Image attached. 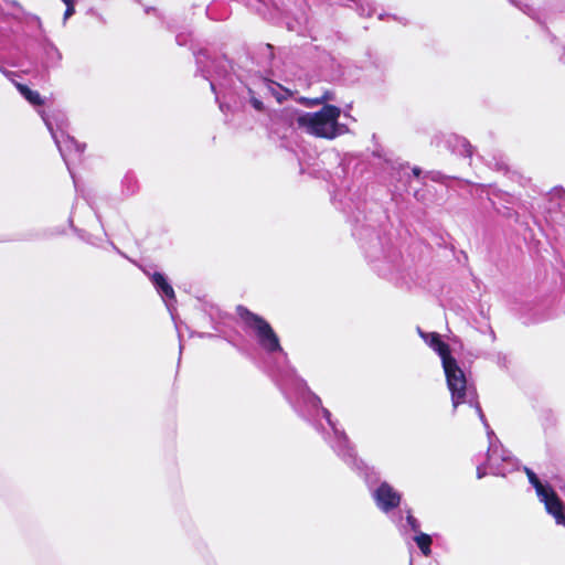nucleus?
Returning <instances> with one entry per match:
<instances>
[{"label":"nucleus","mask_w":565,"mask_h":565,"mask_svg":"<svg viewBox=\"0 0 565 565\" xmlns=\"http://www.w3.org/2000/svg\"><path fill=\"white\" fill-rule=\"evenodd\" d=\"M417 332L424 342L431 348L441 360L454 409L460 404L469 403L475 405L476 413L481 420H484L482 411L476 402L475 388L468 384L463 370L459 366L457 360L451 356L449 345L445 343L436 332H425L420 328H417Z\"/></svg>","instance_id":"obj_1"},{"label":"nucleus","mask_w":565,"mask_h":565,"mask_svg":"<svg viewBox=\"0 0 565 565\" xmlns=\"http://www.w3.org/2000/svg\"><path fill=\"white\" fill-rule=\"evenodd\" d=\"M340 116L339 107L324 105L318 111L298 114L296 122L308 135L332 140L349 132L348 126L339 121Z\"/></svg>","instance_id":"obj_2"},{"label":"nucleus","mask_w":565,"mask_h":565,"mask_svg":"<svg viewBox=\"0 0 565 565\" xmlns=\"http://www.w3.org/2000/svg\"><path fill=\"white\" fill-rule=\"evenodd\" d=\"M238 315L245 326L254 332L258 344L265 351L268 353L282 351L278 335L263 317L253 313L245 308H239Z\"/></svg>","instance_id":"obj_3"},{"label":"nucleus","mask_w":565,"mask_h":565,"mask_svg":"<svg viewBox=\"0 0 565 565\" xmlns=\"http://www.w3.org/2000/svg\"><path fill=\"white\" fill-rule=\"evenodd\" d=\"M526 475L530 483L535 489L539 500L544 504L546 512L555 519L557 524L565 526V507L556 492L550 484L543 483L530 469H526Z\"/></svg>","instance_id":"obj_4"},{"label":"nucleus","mask_w":565,"mask_h":565,"mask_svg":"<svg viewBox=\"0 0 565 565\" xmlns=\"http://www.w3.org/2000/svg\"><path fill=\"white\" fill-rule=\"evenodd\" d=\"M41 116L50 130L52 138L55 141L56 147L58 148L61 156L63 157L65 163L68 166V156L74 150L77 153H82L84 148L76 141L74 138L70 137L68 135H65L63 131L61 134H57L54 131L51 121L46 118L45 113L41 111Z\"/></svg>","instance_id":"obj_5"},{"label":"nucleus","mask_w":565,"mask_h":565,"mask_svg":"<svg viewBox=\"0 0 565 565\" xmlns=\"http://www.w3.org/2000/svg\"><path fill=\"white\" fill-rule=\"evenodd\" d=\"M373 498L377 508L387 513L397 508L401 503L402 495L390 483L382 482L373 492Z\"/></svg>","instance_id":"obj_6"},{"label":"nucleus","mask_w":565,"mask_h":565,"mask_svg":"<svg viewBox=\"0 0 565 565\" xmlns=\"http://www.w3.org/2000/svg\"><path fill=\"white\" fill-rule=\"evenodd\" d=\"M149 277L158 294L166 301L168 310L172 313V301H175V294L167 277L161 273H153Z\"/></svg>","instance_id":"obj_7"},{"label":"nucleus","mask_w":565,"mask_h":565,"mask_svg":"<svg viewBox=\"0 0 565 565\" xmlns=\"http://www.w3.org/2000/svg\"><path fill=\"white\" fill-rule=\"evenodd\" d=\"M505 460L503 451L499 449V447L492 441H490V446L488 449V465L492 473L494 475H503L504 470L500 467L499 461Z\"/></svg>","instance_id":"obj_8"},{"label":"nucleus","mask_w":565,"mask_h":565,"mask_svg":"<svg viewBox=\"0 0 565 565\" xmlns=\"http://www.w3.org/2000/svg\"><path fill=\"white\" fill-rule=\"evenodd\" d=\"M19 93L32 105H43L44 100L36 90L30 89L26 85L13 82Z\"/></svg>","instance_id":"obj_9"},{"label":"nucleus","mask_w":565,"mask_h":565,"mask_svg":"<svg viewBox=\"0 0 565 565\" xmlns=\"http://www.w3.org/2000/svg\"><path fill=\"white\" fill-rule=\"evenodd\" d=\"M267 90L276 97V99L281 103L282 100L287 99L289 96L292 95L291 90L288 88L282 87L281 85L267 81L264 83Z\"/></svg>","instance_id":"obj_10"},{"label":"nucleus","mask_w":565,"mask_h":565,"mask_svg":"<svg viewBox=\"0 0 565 565\" xmlns=\"http://www.w3.org/2000/svg\"><path fill=\"white\" fill-rule=\"evenodd\" d=\"M334 99V94L330 90L324 92L321 96L315 98L301 97L299 102L306 107H315L319 105H323L330 100Z\"/></svg>","instance_id":"obj_11"},{"label":"nucleus","mask_w":565,"mask_h":565,"mask_svg":"<svg viewBox=\"0 0 565 565\" xmlns=\"http://www.w3.org/2000/svg\"><path fill=\"white\" fill-rule=\"evenodd\" d=\"M322 415L327 419L329 426L332 428V430L334 433L335 438L339 441L338 450L340 451L341 447L342 446L344 447L347 445V437H345L344 433L340 431L335 427V424L331 419V414H330V412L327 408H322Z\"/></svg>","instance_id":"obj_12"},{"label":"nucleus","mask_w":565,"mask_h":565,"mask_svg":"<svg viewBox=\"0 0 565 565\" xmlns=\"http://www.w3.org/2000/svg\"><path fill=\"white\" fill-rule=\"evenodd\" d=\"M196 64L198 68L201 72L202 76L210 81V70H209V55L206 51H200L196 54Z\"/></svg>","instance_id":"obj_13"},{"label":"nucleus","mask_w":565,"mask_h":565,"mask_svg":"<svg viewBox=\"0 0 565 565\" xmlns=\"http://www.w3.org/2000/svg\"><path fill=\"white\" fill-rule=\"evenodd\" d=\"M414 541L416 542L417 546L420 548L425 556H428L430 554L431 539L429 535L419 532L414 537Z\"/></svg>","instance_id":"obj_14"},{"label":"nucleus","mask_w":565,"mask_h":565,"mask_svg":"<svg viewBox=\"0 0 565 565\" xmlns=\"http://www.w3.org/2000/svg\"><path fill=\"white\" fill-rule=\"evenodd\" d=\"M406 521L412 531L419 533V522L411 513L407 514Z\"/></svg>","instance_id":"obj_15"},{"label":"nucleus","mask_w":565,"mask_h":565,"mask_svg":"<svg viewBox=\"0 0 565 565\" xmlns=\"http://www.w3.org/2000/svg\"><path fill=\"white\" fill-rule=\"evenodd\" d=\"M250 104H252V106H253L256 110H258V111L264 110V104H263V102H262V100H259L258 98L254 97V96H252V97H250Z\"/></svg>","instance_id":"obj_16"},{"label":"nucleus","mask_w":565,"mask_h":565,"mask_svg":"<svg viewBox=\"0 0 565 565\" xmlns=\"http://www.w3.org/2000/svg\"><path fill=\"white\" fill-rule=\"evenodd\" d=\"M75 12V3L66 4V10L64 13V21H66L70 17H72Z\"/></svg>","instance_id":"obj_17"},{"label":"nucleus","mask_w":565,"mask_h":565,"mask_svg":"<svg viewBox=\"0 0 565 565\" xmlns=\"http://www.w3.org/2000/svg\"><path fill=\"white\" fill-rule=\"evenodd\" d=\"M564 194H565V191L562 188H555L552 191V195L555 198H558V199H562Z\"/></svg>","instance_id":"obj_18"},{"label":"nucleus","mask_w":565,"mask_h":565,"mask_svg":"<svg viewBox=\"0 0 565 565\" xmlns=\"http://www.w3.org/2000/svg\"><path fill=\"white\" fill-rule=\"evenodd\" d=\"M486 475H487L486 468L482 467V466H479L477 468V476H478V478L480 479V478L484 477Z\"/></svg>","instance_id":"obj_19"},{"label":"nucleus","mask_w":565,"mask_h":565,"mask_svg":"<svg viewBox=\"0 0 565 565\" xmlns=\"http://www.w3.org/2000/svg\"><path fill=\"white\" fill-rule=\"evenodd\" d=\"M0 72H1L4 76H7L8 78L12 79V78H11V76L13 75V73H12V72L7 71L6 68H3V67H1V66H0Z\"/></svg>","instance_id":"obj_20"},{"label":"nucleus","mask_w":565,"mask_h":565,"mask_svg":"<svg viewBox=\"0 0 565 565\" xmlns=\"http://www.w3.org/2000/svg\"><path fill=\"white\" fill-rule=\"evenodd\" d=\"M412 171H413V174H414L415 177H419V174H420V169H419V168H416V167H415V168H413V170H412Z\"/></svg>","instance_id":"obj_21"},{"label":"nucleus","mask_w":565,"mask_h":565,"mask_svg":"<svg viewBox=\"0 0 565 565\" xmlns=\"http://www.w3.org/2000/svg\"><path fill=\"white\" fill-rule=\"evenodd\" d=\"M62 1L65 3V6L66 4H72V3L76 2V0H62Z\"/></svg>","instance_id":"obj_22"}]
</instances>
